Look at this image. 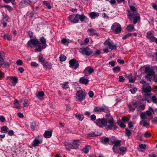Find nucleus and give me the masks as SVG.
<instances>
[{"instance_id": "6ab92c4d", "label": "nucleus", "mask_w": 157, "mask_h": 157, "mask_svg": "<svg viewBox=\"0 0 157 157\" xmlns=\"http://www.w3.org/2000/svg\"><path fill=\"white\" fill-rule=\"evenodd\" d=\"M106 107H95L94 108V111L95 112H104L106 110Z\"/></svg>"}, {"instance_id": "bf43d9fd", "label": "nucleus", "mask_w": 157, "mask_h": 157, "mask_svg": "<svg viewBox=\"0 0 157 157\" xmlns=\"http://www.w3.org/2000/svg\"><path fill=\"white\" fill-rule=\"evenodd\" d=\"M137 90V89L136 88H133L132 89H131L130 90V91L131 93L133 94H134L136 92V91Z\"/></svg>"}, {"instance_id": "37998d69", "label": "nucleus", "mask_w": 157, "mask_h": 157, "mask_svg": "<svg viewBox=\"0 0 157 157\" xmlns=\"http://www.w3.org/2000/svg\"><path fill=\"white\" fill-rule=\"evenodd\" d=\"M3 37L4 39H7L8 40H12L11 36L9 35H5Z\"/></svg>"}, {"instance_id": "1a4fd4ad", "label": "nucleus", "mask_w": 157, "mask_h": 157, "mask_svg": "<svg viewBox=\"0 0 157 157\" xmlns=\"http://www.w3.org/2000/svg\"><path fill=\"white\" fill-rule=\"evenodd\" d=\"M79 51L83 55L86 56H89L93 54L91 50L88 47L85 48H80L79 49Z\"/></svg>"}, {"instance_id": "cd10ccee", "label": "nucleus", "mask_w": 157, "mask_h": 157, "mask_svg": "<svg viewBox=\"0 0 157 157\" xmlns=\"http://www.w3.org/2000/svg\"><path fill=\"white\" fill-rule=\"evenodd\" d=\"M0 64L3 67L8 66L9 65V63L8 62H5L4 59H0Z\"/></svg>"}, {"instance_id": "72a5a7b5", "label": "nucleus", "mask_w": 157, "mask_h": 157, "mask_svg": "<svg viewBox=\"0 0 157 157\" xmlns=\"http://www.w3.org/2000/svg\"><path fill=\"white\" fill-rule=\"evenodd\" d=\"M134 28V25L132 24H129L126 28V29L129 32H132Z\"/></svg>"}, {"instance_id": "5701e85b", "label": "nucleus", "mask_w": 157, "mask_h": 157, "mask_svg": "<svg viewBox=\"0 0 157 157\" xmlns=\"http://www.w3.org/2000/svg\"><path fill=\"white\" fill-rule=\"evenodd\" d=\"M89 16L91 19H94L99 16V13L97 12H93L89 13Z\"/></svg>"}, {"instance_id": "7c9ffc66", "label": "nucleus", "mask_w": 157, "mask_h": 157, "mask_svg": "<svg viewBox=\"0 0 157 157\" xmlns=\"http://www.w3.org/2000/svg\"><path fill=\"white\" fill-rule=\"evenodd\" d=\"M75 117L78 120L80 121H82L84 117L83 115L80 113H76L75 114Z\"/></svg>"}, {"instance_id": "20e7f679", "label": "nucleus", "mask_w": 157, "mask_h": 157, "mask_svg": "<svg viewBox=\"0 0 157 157\" xmlns=\"http://www.w3.org/2000/svg\"><path fill=\"white\" fill-rule=\"evenodd\" d=\"M104 44L106 48L103 50L104 53H107L112 50L116 49V46L115 45L113 42L109 39L106 40L104 42Z\"/></svg>"}, {"instance_id": "ea45409f", "label": "nucleus", "mask_w": 157, "mask_h": 157, "mask_svg": "<svg viewBox=\"0 0 157 157\" xmlns=\"http://www.w3.org/2000/svg\"><path fill=\"white\" fill-rule=\"evenodd\" d=\"M23 105L24 107H27L29 105V102L28 100L25 99L24 100Z\"/></svg>"}, {"instance_id": "4be33fe9", "label": "nucleus", "mask_w": 157, "mask_h": 157, "mask_svg": "<svg viewBox=\"0 0 157 157\" xmlns=\"http://www.w3.org/2000/svg\"><path fill=\"white\" fill-rule=\"evenodd\" d=\"M100 140L102 143L105 145H107L109 141V138L107 137H102L100 138Z\"/></svg>"}, {"instance_id": "3c124183", "label": "nucleus", "mask_w": 157, "mask_h": 157, "mask_svg": "<svg viewBox=\"0 0 157 157\" xmlns=\"http://www.w3.org/2000/svg\"><path fill=\"white\" fill-rule=\"evenodd\" d=\"M3 1L6 3H8L9 2H11L14 4L15 2V0H3Z\"/></svg>"}, {"instance_id": "dca6fc26", "label": "nucleus", "mask_w": 157, "mask_h": 157, "mask_svg": "<svg viewBox=\"0 0 157 157\" xmlns=\"http://www.w3.org/2000/svg\"><path fill=\"white\" fill-rule=\"evenodd\" d=\"M38 42L39 45H40V44L43 45L42 46H41V49L44 48L46 47L47 44H46V39L44 37H40Z\"/></svg>"}, {"instance_id": "4d7b16f0", "label": "nucleus", "mask_w": 157, "mask_h": 157, "mask_svg": "<svg viewBox=\"0 0 157 157\" xmlns=\"http://www.w3.org/2000/svg\"><path fill=\"white\" fill-rule=\"evenodd\" d=\"M61 43L62 44H66L67 43L68 44V42L66 39L65 38H63L61 40Z\"/></svg>"}, {"instance_id": "09e8293b", "label": "nucleus", "mask_w": 157, "mask_h": 157, "mask_svg": "<svg viewBox=\"0 0 157 157\" xmlns=\"http://www.w3.org/2000/svg\"><path fill=\"white\" fill-rule=\"evenodd\" d=\"M128 107L129 109V110L130 111H134L135 109H136L133 106V104L132 103V104L129 105H128Z\"/></svg>"}, {"instance_id": "c03bdc74", "label": "nucleus", "mask_w": 157, "mask_h": 157, "mask_svg": "<svg viewBox=\"0 0 157 157\" xmlns=\"http://www.w3.org/2000/svg\"><path fill=\"white\" fill-rule=\"evenodd\" d=\"M113 71L114 73H118L120 71V67L118 66L114 67L113 68Z\"/></svg>"}, {"instance_id": "423d86ee", "label": "nucleus", "mask_w": 157, "mask_h": 157, "mask_svg": "<svg viewBox=\"0 0 157 157\" xmlns=\"http://www.w3.org/2000/svg\"><path fill=\"white\" fill-rule=\"evenodd\" d=\"M111 29L115 34H118L121 32V27L119 24L115 22L112 25L111 27Z\"/></svg>"}, {"instance_id": "c9c22d12", "label": "nucleus", "mask_w": 157, "mask_h": 157, "mask_svg": "<svg viewBox=\"0 0 157 157\" xmlns=\"http://www.w3.org/2000/svg\"><path fill=\"white\" fill-rule=\"evenodd\" d=\"M65 146L66 148L68 150L74 149L73 144L67 143L65 144Z\"/></svg>"}, {"instance_id": "de8ad7c7", "label": "nucleus", "mask_w": 157, "mask_h": 157, "mask_svg": "<svg viewBox=\"0 0 157 157\" xmlns=\"http://www.w3.org/2000/svg\"><path fill=\"white\" fill-rule=\"evenodd\" d=\"M119 147L116 145H113L112 149L113 151L115 153H118V147Z\"/></svg>"}, {"instance_id": "f03ea898", "label": "nucleus", "mask_w": 157, "mask_h": 157, "mask_svg": "<svg viewBox=\"0 0 157 157\" xmlns=\"http://www.w3.org/2000/svg\"><path fill=\"white\" fill-rule=\"evenodd\" d=\"M85 18L86 17L84 14L80 15L78 14H72L69 15L68 17L69 21L74 24L78 23L79 21V19L81 21H83Z\"/></svg>"}, {"instance_id": "39448f33", "label": "nucleus", "mask_w": 157, "mask_h": 157, "mask_svg": "<svg viewBox=\"0 0 157 157\" xmlns=\"http://www.w3.org/2000/svg\"><path fill=\"white\" fill-rule=\"evenodd\" d=\"M145 72L147 73V75H146V78L150 81L151 80L152 77L154 76V80L155 82H157V77H156L155 75V72L152 68L147 67L145 68Z\"/></svg>"}, {"instance_id": "6e6552de", "label": "nucleus", "mask_w": 157, "mask_h": 157, "mask_svg": "<svg viewBox=\"0 0 157 157\" xmlns=\"http://www.w3.org/2000/svg\"><path fill=\"white\" fill-rule=\"evenodd\" d=\"M86 98V94L82 90L77 91L76 98L77 101H81L84 100Z\"/></svg>"}, {"instance_id": "f8f14e48", "label": "nucleus", "mask_w": 157, "mask_h": 157, "mask_svg": "<svg viewBox=\"0 0 157 157\" xmlns=\"http://www.w3.org/2000/svg\"><path fill=\"white\" fill-rule=\"evenodd\" d=\"M36 2V0H32V1L29 0H22L20 2V5L22 7H25L28 6L29 5H30L32 2L35 3Z\"/></svg>"}, {"instance_id": "473e14b6", "label": "nucleus", "mask_w": 157, "mask_h": 157, "mask_svg": "<svg viewBox=\"0 0 157 157\" xmlns=\"http://www.w3.org/2000/svg\"><path fill=\"white\" fill-rule=\"evenodd\" d=\"M14 105L16 108L20 109L21 108V106L19 103V101L17 99H15L14 102Z\"/></svg>"}, {"instance_id": "79ce46f5", "label": "nucleus", "mask_w": 157, "mask_h": 157, "mask_svg": "<svg viewBox=\"0 0 157 157\" xmlns=\"http://www.w3.org/2000/svg\"><path fill=\"white\" fill-rule=\"evenodd\" d=\"M117 124L121 128H124L126 125L124 123H123L120 120H118L117 121Z\"/></svg>"}, {"instance_id": "b1692460", "label": "nucleus", "mask_w": 157, "mask_h": 157, "mask_svg": "<svg viewBox=\"0 0 157 157\" xmlns=\"http://www.w3.org/2000/svg\"><path fill=\"white\" fill-rule=\"evenodd\" d=\"M133 22L134 24H136L137 21L140 20V16L138 13L135 14V16L133 17Z\"/></svg>"}, {"instance_id": "864d4df0", "label": "nucleus", "mask_w": 157, "mask_h": 157, "mask_svg": "<svg viewBox=\"0 0 157 157\" xmlns=\"http://www.w3.org/2000/svg\"><path fill=\"white\" fill-rule=\"evenodd\" d=\"M36 126V124L35 123H32L30 126L31 130L32 131L34 130L35 129Z\"/></svg>"}, {"instance_id": "5fc2aeb1", "label": "nucleus", "mask_w": 157, "mask_h": 157, "mask_svg": "<svg viewBox=\"0 0 157 157\" xmlns=\"http://www.w3.org/2000/svg\"><path fill=\"white\" fill-rule=\"evenodd\" d=\"M101 53V52L100 50L96 49L95 50L94 55H99Z\"/></svg>"}, {"instance_id": "7ed1b4c3", "label": "nucleus", "mask_w": 157, "mask_h": 157, "mask_svg": "<svg viewBox=\"0 0 157 157\" xmlns=\"http://www.w3.org/2000/svg\"><path fill=\"white\" fill-rule=\"evenodd\" d=\"M38 40L36 39H32L28 42V45L31 48H35L37 52L41 51V46L39 45Z\"/></svg>"}, {"instance_id": "f704fd0d", "label": "nucleus", "mask_w": 157, "mask_h": 157, "mask_svg": "<svg viewBox=\"0 0 157 157\" xmlns=\"http://www.w3.org/2000/svg\"><path fill=\"white\" fill-rule=\"evenodd\" d=\"M141 101V100L140 101H133L132 102L133 104V106L136 108H137L139 106V105H140V102Z\"/></svg>"}, {"instance_id": "bb28decb", "label": "nucleus", "mask_w": 157, "mask_h": 157, "mask_svg": "<svg viewBox=\"0 0 157 157\" xmlns=\"http://www.w3.org/2000/svg\"><path fill=\"white\" fill-rule=\"evenodd\" d=\"M126 76L130 82H134L135 81V79L132 77V74L130 73L129 74L126 75Z\"/></svg>"}, {"instance_id": "f257e3e1", "label": "nucleus", "mask_w": 157, "mask_h": 157, "mask_svg": "<svg viewBox=\"0 0 157 157\" xmlns=\"http://www.w3.org/2000/svg\"><path fill=\"white\" fill-rule=\"evenodd\" d=\"M106 118L98 119L96 120L95 123L100 127L102 128L107 126L108 122L110 125L107 126V130L115 129L117 128L113 117L109 114H107L105 116Z\"/></svg>"}, {"instance_id": "4c0bfd02", "label": "nucleus", "mask_w": 157, "mask_h": 157, "mask_svg": "<svg viewBox=\"0 0 157 157\" xmlns=\"http://www.w3.org/2000/svg\"><path fill=\"white\" fill-rule=\"evenodd\" d=\"M90 147L89 145L86 146L85 147L82 149L83 151L85 153H87Z\"/></svg>"}, {"instance_id": "f3484780", "label": "nucleus", "mask_w": 157, "mask_h": 157, "mask_svg": "<svg viewBox=\"0 0 157 157\" xmlns=\"http://www.w3.org/2000/svg\"><path fill=\"white\" fill-rule=\"evenodd\" d=\"M44 94L43 91H39L36 93V97L38 98L40 100H42L44 99Z\"/></svg>"}, {"instance_id": "aec40b11", "label": "nucleus", "mask_w": 157, "mask_h": 157, "mask_svg": "<svg viewBox=\"0 0 157 157\" xmlns=\"http://www.w3.org/2000/svg\"><path fill=\"white\" fill-rule=\"evenodd\" d=\"M94 70L90 67H86L84 71L85 74H91L93 72Z\"/></svg>"}, {"instance_id": "c756f323", "label": "nucleus", "mask_w": 157, "mask_h": 157, "mask_svg": "<svg viewBox=\"0 0 157 157\" xmlns=\"http://www.w3.org/2000/svg\"><path fill=\"white\" fill-rule=\"evenodd\" d=\"M141 102H142L141 101H140V105H139V106L137 109V110L138 111H140L142 110H143L145 109V105L144 104L141 105Z\"/></svg>"}, {"instance_id": "338daca9", "label": "nucleus", "mask_w": 157, "mask_h": 157, "mask_svg": "<svg viewBox=\"0 0 157 157\" xmlns=\"http://www.w3.org/2000/svg\"><path fill=\"white\" fill-rule=\"evenodd\" d=\"M88 95L90 97L92 98L94 96V94L92 91H90L88 93Z\"/></svg>"}, {"instance_id": "9b49d317", "label": "nucleus", "mask_w": 157, "mask_h": 157, "mask_svg": "<svg viewBox=\"0 0 157 157\" xmlns=\"http://www.w3.org/2000/svg\"><path fill=\"white\" fill-rule=\"evenodd\" d=\"M9 84L12 86H15L18 82V79L16 77L9 76L7 78Z\"/></svg>"}, {"instance_id": "ddd939ff", "label": "nucleus", "mask_w": 157, "mask_h": 157, "mask_svg": "<svg viewBox=\"0 0 157 157\" xmlns=\"http://www.w3.org/2000/svg\"><path fill=\"white\" fill-rule=\"evenodd\" d=\"M70 67H71L73 68L74 69H76L78 67L79 64L77 61L75 59H71L69 61Z\"/></svg>"}, {"instance_id": "a211bd4d", "label": "nucleus", "mask_w": 157, "mask_h": 157, "mask_svg": "<svg viewBox=\"0 0 157 157\" xmlns=\"http://www.w3.org/2000/svg\"><path fill=\"white\" fill-rule=\"evenodd\" d=\"M87 32L88 33V34L90 36L96 35L98 36L99 35L98 33L96 32V30L92 28L89 29L87 30Z\"/></svg>"}, {"instance_id": "a19ab883", "label": "nucleus", "mask_w": 157, "mask_h": 157, "mask_svg": "<svg viewBox=\"0 0 157 157\" xmlns=\"http://www.w3.org/2000/svg\"><path fill=\"white\" fill-rule=\"evenodd\" d=\"M43 4L47 6L49 9H51V5L48 1H44L43 2Z\"/></svg>"}, {"instance_id": "c85d7f7f", "label": "nucleus", "mask_w": 157, "mask_h": 157, "mask_svg": "<svg viewBox=\"0 0 157 157\" xmlns=\"http://www.w3.org/2000/svg\"><path fill=\"white\" fill-rule=\"evenodd\" d=\"M79 141L78 140H74L72 143L74 148L76 149L79 146Z\"/></svg>"}, {"instance_id": "774afa93", "label": "nucleus", "mask_w": 157, "mask_h": 157, "mask_svg": "<svg viewBox=\"0 0 157 157\" xmlns=\"http://www.w3.org/2000/svg\"><path fill=\"white\" fill-rule=\"evenodd\" d=\"M6 121L5 118L2 116H0V121L3 122Z\"/></svg>"}, {"instance_id": "603ef678", "label": "nucleus", "mask_w": 157, "mask_h": 157, "mask_svg": "<svg viewBox=\"0 0 157 157\" xmlns=\"http://www.w3.org/2000/svg\"><path fill=\"white\" fill-rule=\"evenodd\" d=\"M151 99L154 103H157V98L155 96H153L151 97Z\"/></svg>"}, {"instance_id": "69168bd1", "label": "nucleus", "mask_w": 157, "mask_h": 157, "mask_svg": "<svg viewBox=\"0 0 157 157\" xmlns=\"http://www.w3.org/2000/svg\"><path fill=\"white\" fill-rule=\"evenodd\" d=\"M151 5L153 9L155 10H157V5L154 3H152Z\"/></svg>"}, {"instance_id": "680f3d73", "label": "nucleus", "mask_w": 157, "mask_h": 157, "mask_svg": "<svg viewBox=\"0 0 157 157\" xmlns=\"http://www.w3.org/2000/svg\"><path fill=\"white\" fill-rule=\"evenodd\" d=\"M7 132H8V134L10 136H12L14 134V132L12 130H9Z\"/></svg>"}, {"instance_id": "8fccbe9b", "label": "nucleus", "mask_w": 157, "mask_h": 157, "mask_svg": "<svg viewBox=\"0 0 157 157\" xmlns=\"http://www.w3.org/2000/svg\"><path fill=\"white\" fill-rule=\"evenodd\" d=\"M125 130L126 131L125 134L126 136L129 137L132 135V132L130 130L127 128H126Z\"/></svg>"}, {"instance_id": "49530a36", "label": "nucleus", "mask_w": 157, "mask_h": 157, "mask_svg": "<svg viewBox=\"0 0 157 157\" xmlns=\"http://www.w3.org/2000/svg\"><path fill=\"white\" fill-rule=\"evenodd\" d=\"M1 132H3L4 133H6L7 132V130L8 129V128L6 126H3L1 128Z\"/></svg>"}, {"instance_id": "9d476101", "label": "nucleus", "mask_w": 157, "mask_h": 157, "mask_svg": "<svg viewBox=\"0 0 157 157\" xmlns=\"http://www.w3.org/2000/svg\"><path fill=\"white\" fill-rule=\"evenodd\" d=\"M43 142V139L40 136L36 137L32 143V146L34 147L37 146L41 144Z\"/></svg>"}, {"instance_id": "e433bc0d", "label": "nucleus", "mask_w": 157, "mask_h": 157, "mask_svg": "<svg viewBox=\"0 0 157 157\" xmlns=\"http://www.w3.org/2000/svg\"><path fill=\"white\" fill-rule=\"evenodd\" d=\"M140 125H143L144 127H146L149 125V123L146 122L144 120H143L140 122Z\"/></svg>"}, {"instance_id": "052dcab7", "label": "nucleus", "mask_w": 157, "mask_h": 157, "mask_svg": "<svg viewBox=\"0 0 157 157\" xmlns=\"http://www.w3.org/2000/svg\"><path fill=\"white\" fill-rule=\"evenodd\" d=\"M151 136V134L146 132L144 135V136L145 138H149Z\"/></svg>"}, {"instance_id": "13d9d810", "label": "nucleus", "mask_w": 157, "mask_h": 157, "mask_svg": "<svg viewBox=\"0 0 157 157\" xmlns=\"http://www.w3.org/2000/svg\"><path fill=\"white\" fill-rule=\"evenodd\" d=\"M127 148L126 147H122L119 148V150L121 151L124 152L126 151Z\"/></svg>"}, {"instance_id": "2eb2a0df", "label": "nucleus", "mask_w": 157, "mask_h": 157, "mask_svg": "<svg viewBox=\"0 0 157 157\" xmlns=\"http://www.w3.org/2000/svg\"><path fill=\"white\" fill-rule=\"evenodd\" d=\"M40 62L44 67L49 69L51 68L52 64L48 63L45 59H40Z\"/></svg>"}, {"instance_id": "6e6d98bb", "label": "nucleus", "mask_w": 157, "mask_h": 157, "mask_svg": "<svg viewBox=\"0 0 157 157\" xmlns=\"http://www.w3.org/2000/svg\"><path fill=\"white\" fill-rule=\"evenodd\" d=\"M122 121H128L129 120V118L127 117H123L122 118Z\"/></svg>"}, {"instance_id": "58836bf2", "label": "nucleus", "mask_w": 157, "mask_h": 157, "mask_svg": "<svg viewBox=\"0 0 157 157\" xmlns=\"http://www.w3.org/2000/svg\"><path fill=\"white\" fill-rule=\"evenodd\" d=\"M68 84L69 83L68 82H65L62 84V88L65 89H67L69 87Z\"/></svg>"}, {"instance_id": "2f4dec72", "label": "nucleus", "mask_w": 157, "mask_h": 157, "mask_svg": "<svg viewBox=\"0 0 157 157\" xmlns=\"http://www.w3.org/2000/svg\"><path fill=\"white\" fill-rule=\"evenodd\" d=\"M121 140H115L112 142V144H114V145H116L119 147L120 146L121 143Z\"/></svg>"}, {"instance_id": "a878e982", "label": "nucleus", "mask_w": 157, "mask_h": 157, "mask_svg": "<svg viewBox=\"0 0 157 157\" xmlns=\"http://www.w3.org/2000/svg\"><path fill=\"white\" fill-rule=\"evenodd\" d=\"M79 82L81 83L87 84L88 83V79L85 78L84 77H82L79 79Z\"/></svg>"}, {"instance_id": "412c9836", "label": "nucleus", "mask_w": 157, "mask_h": 157, "mask_svg": "<svg viewBox=\"0 0 157 157\" xmlns=\"http://www.w3.org/2000/svg\"><path fill=\"white\" fill-rule=\"evenodd\" d=\"M154 35L151 32H148L147 33L146 37L148 38L149 39L151 40L152 41H154V39L155 38L154 36Z\"/></svg>"}, {"instance_id": "4468645a", "label": "nucleus", "mask_w": 157, "mask_h": 157, "mask_svg": "<svg viewBox=\"0 0 157 157\" xmlns=\"http://www.w3.org/2000/svg\"><path fill=\"white\" fill-rule=\"evenodd\" d=\"M142 91L145 93V95L147 96H150V92L151 90V88L149 86H147L146 87L145 85H144L142 89Z\"/></svg>"}, {"instance_id": "0eeeda50", "label": "nucleus", "mask_w": 157, "mask_h": 157, "mask_svg": "<svg viewBox=\"0 0 157 157\" xmlns=\"http://www.w3.org/2000/svg\"><path fill=\"white\" fill-rule=\"evenodd\" d=\"M130 8L131 12L129 10H128L127 15L128 17V19L130 20H131L133 17L136 14L138 13H137V11L136 10V8L134 6H130Z\"/></svg>"}, {"instance_id": "393cba45", "label": "nucleus", "mask_w": 157, "mask_h": 157, "mask_svg": "<svg viewBox=\"0 0 157 157\" xmlns=\"http://www.w3.org/2000/svg\"><path fill=\"white\" fill-rule=\"evenodd\" d=\"M52 132L51 131H46L44 134V137L46 138H50L52 136Z\"/></svg>"}, {"instance_id": "e2e57ef3", "label": "nucleus", "mask_w": 157, "mask_h": 157, "mask_svg": "<svg viewBox=\"0 0 157 157\" xmlns=\"http://www.w3.org/2000/svg\"><path fill=\"white\" fill-rule=\"evenodd\" d=\"M131 34L130 33H128L125 35L124 36L122 37V39L123 40H125L127 38H128L129 37L131 36Z\"/></svg>"}, {"instance_id": "0e129e2a", "label": "nucleus", "mask_w": 157, "mask_h": 157, "mask_svg": "<svg viewBox=\"0 0 157 157\" xmlns=\"http://www.w3.org/2000/svg\"><path fill=\"white\" fill-rule=\"evenodd\" d=\"M5 54L3 52H0V59H3L4 58Z\"/></svg>"}, {"instance_id": "a18cd8bd", "label": "nucleus", "mask_w": 157, "mask_h": 157, "mask_svg": "<svg viewBox=\"0 0 157 157\" xmlns=\"http://www.w3.org/2000/svg\"><path fill=\"white\" fill-rule=\"evenodd\" d=\"M147 115L145 112L141 113L140 114L141 118L143 119H147Z\"/></svg>"}]
</instances>
